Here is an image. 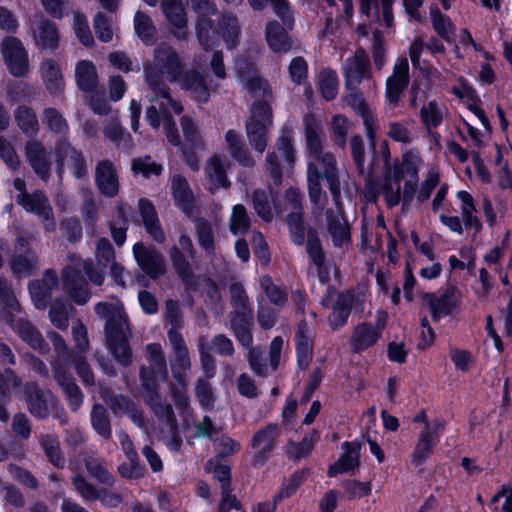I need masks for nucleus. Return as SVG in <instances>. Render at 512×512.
Instances as JSON below:
<instances>
[{"instance_id": "f03ea898", "label": "nucleus", "mask_w": 512, "mask_h": 512, "mask_svg": "<svg viewBox=\"0 0 512 512\" xmlns=\"http://www.w3.org/2000/svg\"><path fill=\"white\" fill-rule=\"evenodd\" d=\"M95 314L105 319V339L107 347L114 359L123 367L132 364L133 354L129 344L130 329L127 331L123 323L128 321L126 313L122 308L113 303L100 301L94 306Z\"/></svg>"}, {"instance_id": "412c9836", "label": "nucleus", "mask_w": 512, "mask_h": 512, "mask_svg": "<svg viewBox=\"0 0 512 512\" xmlns=\"http://www.w3.org/2000/svg\"><path fill=\"white\" fill-rule=\"evenodd\" d=\"M308 332V323L305 319H302L297 324L295 333L296 366L302 372L309 368L313 358L314 341L308 335Z\"/></svg>"}, {"instance_id": "37998d69", "label": "nucleus", "mask_w": 512, "mask_h": 512, "mask_svg": "<svg viewBox=\"0 0 512 512\" xmlns=\"http://www.w3.org/2000/svg\"><path fill=\"white\" fill-rule=\"evenodd\" d=\"M195 234L196 239L207 256H212L215 253V236L212 224L203 217H198L195 220Z\"/></svg>"}, {"instance_id": "a211bd4d", "label": "nucleus", "mask_w": 512, "mask_h": 512, "mask_svg": "<svg viewBox=\"0 0 512 512\" xmlns=\"http://www.w3.org/2000/svg\"><path fill=\"white\" fill-rule=\"evenodd\" d=\"M230 326L235 338L243 347L248 348L252 345L254 326L252 308L233 310L230 313Z\"/></svg>"}, {"instance_id": "393cba45", "label": "nucleus", "mask_w": 512, "mask_h": 512, "mask_svg": "<svg viewBox=\"0 0 512 512\" xmlns=\"http://www.w3.org/2000/svg\"><path fill=\"white\" fill-rule=\"evenodd\" d=\"M306 251L311 262L317 267V276L321 284H326L330 279L329 268L325 265V252L323 250L318 232L315 228L309 227L308 238L306 239Z\"/></svg>"}, {"instance_id": "f257e3e1", "label": "nucleus", "mask_w": 512, "mask_h": 512, "mask_svg": "<svg viewBox=\"0 0 512 512\" xmlns=\"http://www.w3.org/2000/svg\"><path fill=\"white\" fill-rule=\"evenodd\" d=\"M245 87L252 97H257L250 106V116L245 130L252 148L263 153L267 147L268 133L273 125V111L270 100L273 97L268 81L254 75L246 79Z\"/></svg>"}, {"instance_id": "3c124183", "label": "nucleus", "mask_w": 512, "mask_h": 512, "mask_svg": "<svg viewBox=\"0 0 512 512\" xmlns=\"http://www.w3.org/2000/svg\"><path fill=\"white\" fill-rule=\"evenodd\" d=\"M321 96L326 101H333L338 94V76L336 71L325 68L319 73L318 80Z\"/></svg>"}, {"instance_id": "423d86ee", "label": "nucleus", "mask_w": 512, "mask_h": 512, "mask_svg": "<svg viewBox=\"0 0 512 512\" xmlns=\"http://www.w3.org/2000/svg\"><path fill=\"white\" fill-rule=\"evenodd\" d=\"M280 434L281 429L277 423H268L253 434L249 445L254 450L253 464L255 467H262L266 464L277 447Z\"/></svg>"}, {"instance_id": "bb28decb", "label": "nucleus", "mask_w": 512, "mask_h": 512, "mask_svg": "<svg viewBox=\"0 0 512 512\" xmlns=\"http://www.w3.org/2000/svg\"><path fill=\"white\" fill-rule=\"evenodd\" d=\"M58 150L63 151L68 159V167L73 177L77 180L85 179L88 175L87 160L82 150L77 149L67 137H58Z\"/></svg>"}, {"instance_id": "7ed1b4c3", "label": "nucleus", "mask_w": 512, "mask_h": 512, "mask_svg": "<svg viewBox=\"0 0 512 512\" xmlns=\"http://www.w3.org/2000/svg\"><path fill=\"white\" fill-rule=\"evenodd\" d=\"M185 65L178 52L171 46L159 47L154 52V65H144V76L149 89L162 99H171L170 88L162 77L176 82L183 75Z\"/></svg>"}, {"instance_id": "f3484780", "label": "nucleus", "mask_w": 512, "mask_h": 512, "mask_svg": "<svg viewBox=\"0 0 512 512\" xmlns=\"http://www.w3.org/2000/svg\"><path fill=\"white\" fill-rule=\"evenodd\" d=\"M25 156L34 173L42 181H48L51 176L52 163L45 146L39 141H28L25 145Z\"/></svg>"}, {"instance_id": "7c9ffc66", "label": "nucleus", "mask_w": 512, "mask_h": 512, "mask_svg": "<svg viewBox=\"0 0 512 512\" xmlns=\"http://www.w3.org/2000/svg\"><path fill=\"white\" fill-rule=\"evenodd\" d=\"M170 260L175 273L181 279L187 291L196 290L197 283L189 261L179 247L173 245L169 250Z\"/></svg>"}, {"instance_id": "8fccbe9b", "label": "nucleus", "mask_w": 512, "mask_h": 512, "mask_svg": "<svg viewBox=\"0 0 512 512\" xmlns=\"http://www.w3.org/2000/svg\"><path fill=\"white\" fill-rule=\"evenodd\" d=\"M63 365L73 366L85 386L95 385L94 373L83 353L77 351Z\"/></svg>"}, {"instance_id": "1a4fd4ad", "label": "nucleus", "mask_w": 512, "mask_h": 512, "mask_svg": "<svg viewBox=\"0 0 512 512\" xmlns=\"http://www.w3.org/2000/svg\"><path fill=\"white\" fill-rule=\"evenodd\" d=\"M1 54L8 72L16 78L25 77L29 72V56L22 41L6 36L1 42Z\"/></svg>"}, {"instance_id": "c85d7f7f", "label": "nucleus", "mask_w": 512, "mask_h": 512, "mask_svg": "<svg viewBox=\"0 0 512 512\" xmlns=\"http://www.w3.org/2000/svg\"><path fill=\"white\" fill-rule=\"evenodd\" d=\"M371 77V67L368 58L365 55L355 54L349 59L344 69L345 88H357L360 83Z\"/></svg>"}, {"instance_id": "6e6d98bb", "label": "nucleus", "mask_w": 512, "mask_h": 512, "mask_svg": "<svg viewBox=\"0 0 512 512\" xmlns=\"http://www.w3.org/2000/svg\"><path fill=\"white\" fill-rule=\"evenodd\" d=\"M260 286L272 304L282 307L288 301V293L286 289L276 285L271 276H262L260 279Z\"/></svg>"}, {"instance_id": "79ce46f5", "label": "nucleus", "mask_w": 512, "mask_h": 512, "mask_svg": "<svg viewBox=\"0 0 512 512\" xmlns=\"http://www.w3.org/2000/svg\"><path fill=\"white\" fill-rule=\"evenodd\" d=\"M60 35L55 22L43 19L37 33V45L40 49L54 51L58 49Z\"/></svg>"}, {"instance_id": "ea45409f", "label": "nucleus", "mask_w": 512, "mask_h": 512, "mask_svg": "<svg viewBox=\"0 0 512 512\" xmlns=\"http://www.w3.org/2000/svg\"><path fill=\"white\" fill-rule=\"evenodd\" d=\"M158 374L152 367L142 365L139 369L142 395L146 404H153L159 400Z\"/></svg>"}, {"instance_id": "f8f14e48", "label": "nucleus", "mask_w": 512, "mask_h": 512, "mask_svg": "<svg viewBox=\"0 0 512 512\" xmlns=\"http://www.w3.org/2000/svg\"><path fill=\"white\" fill-rule=\"evenodd\" d=\"M461 296L459 288L454 284H448L439 296L427 293L426 298H428L432 320L438 322L442 318L451 315L459 306Z\"/></svg>"}, {"instance_id": "39448f33", "label": "nucleus", "mask_w": 512, "mask_h": 512, "mask_svg": "<svg viewBox=\"0 0 512 512\" xmlns=\"http://www.w3.org/2000/svg\"><path fill=\"white\" fill-rule=\"evenodd\" d=\"M39 258L25 236H17L14 241V254L9 258V266L16 278L34 276L38 272Z\"/></svg>"}, {"instance_id": "c9c22d12", "label": "nucleus", "mask_w": 512, "mask_h": 512, "mask_svg": "<svg viewBox=\"0 0 512 512\" xmlns=\"http://www.w3.org/2000/svg\"><path fill=\"white\" fill-rule=\"evenodd\" d=\"M0 306L6 324L13 323L15 314H20L23 311L11 285L4 278H0Z\"/></svg>"}, {"instance_id": "c03bdc74", "label": "nucleus", "mask_w": 512, "mask_h": 512, "mask_svg": "<svg viewBox=\"0 0 512 512\" xmlns=\"http://www.w3.org/2000/svg\"><path fill=\"white\" fill-rule=\"evenodd\" d=\"M248 3L257 11L263 10L265 5L270 3L275 14L282 20L283 25L288 29L293 28L294 17L291 13L288 0H248Z\"/></svg>"}, {"instance_id": "5701e85b", "label": "nucleus", "mask_w": 512, "mask_h": 512, "mask_svg": "<svg viewBox=\"0 0 512 512\" xmlns=\"http://www.w3.org/2000/svg\"><path fill=\"white\" fill-rule=\"evenodd\" d=\"M161 9L169 24L175 29L174 37L178 40H185L188 19L181 0H162Z\"/></svg>"}, {"instance_id": "69168bd1", "label": "nucleus", "mask_w": 512, "mask_h": 512, "mask_svg": "<svg viewBox=\"0 0 512 512\" xmlns=\"http://www.w3.org/2000/svg\"><path fill=\"white\" fill-rule=\"evenodd\" d=\"M41 445L49 462L54 467L63 469L65 467L66 461L59 447V442L51 436H46L42 439Z\"/></svg>"}, {"instance_id": "72a5a7b5", "label": "nucleus", "mask_w": 512, "mask_h": 512, "mask_svg": "<svg viewBox=\"0 0 512 512\" xmlns=\"http://www.w3.org/2000/svg\"><path fill=\"white\" fill-rule=\"evenodd\" d=\"M41 78L46 89L52 95H59L64 90L62 71L58 63L52 59H45L40 66Z\"/></svg>"}, {"instance_id": "e433bc0d", "label": "nucleus", "mask_w": 512, "mask_h": 512, "mask_svg": "<svg viewBox=\"0 0 512 512\" xmlns=\"http://www.w3.org/2000/svg\"><path fill=\"white\" fill-rule=\"evenodd\" d=\"M320 165L323 168V171H320L322 180L324 179L327 181L332 199L337 203L341 197V185L336 161L333 154L325 153L321 158Z\"/></svg>"}, {"instance_id": "4468645a", "label": "nucleus", "mask_w": 512, "mask_h": 512, "mask_svg": "<svg viewBox=\"0 0 512 512\" xmlns=\"http://www.w3.org/2000/svg\"><path fill=\"white\" fill-rule=\"evenodd\" d=\"M95 184L101 195L114 198L120 190L119 176L114 163L109 159L99 160L95 168Z\"/></svg>"}, {"instance_id": "9d476101", "label": "nucleus", "mask_w": 512, "mask_h": 512, "mask_svg": "<svg viewBox=\"0 0 512 512\" xmlns=\"http://www.w3.org/2000/svg\"><path fill=\"white\" fill-rule=\"evenodd\" d=\"M353 308L362 310L363 300L353 289L339 292L328 316V324L332 331H337L347 324Z\"/></svg>"}, {"instance_id": "58836bf2", "label": "nucleus", "mask_w": 512, "mask_h": 512, "mask_svg": "<svg viewBox=\"0 0 512 512\" xmlns=\"http://www.w3.org/2000/svg\"><path fill=\"white\" fill-rule=\"evenodd\" d=\"M14 120L26 137L34 138L38 134L39 121L33 108L27 105H18L14 110Z\"/></svg>"}, {"instance_id": "6ab92c4d", "label": "nucleus", "mask_w": 512, "mask_h": 512, "mask_svg": "<svg viewBox=\"0 0 512 512\" xmlns=\"http://www.w3.org/2000/svg\"><path fill=\"white\" fill-rule=\"evenodd\" d=\"M54 379L63 390L68 401L69 408L72 411L78 410L83 403L84 395L80 387L75 382L72 374L66 366L56 364L53 366Z\"/></svg>"}, {"instance_id": "c756f323", "label": "nucleus", "mask_w": 512, "mask_h": 512, "mask_svg": "<svg viewBox=\"0 0 512 512\" xmlns=\"http://www.w3.org/2000/svg\"><path fill=\"white\" fill-rule=\"evenodd\" d=\"M381 338L378 329L369 322H362L357 324L350 337V347L353 353L361 354L368 348L374 346Z\"/></svg>"}, {"instance_id": "473e14b6", "label": "nucleus", "mask_w": 512, "mask_h": 512, "mask_svg": "<svg viewBox=\"0 0 512 512\" xmlns=\"http://www.w3.org/2000/svg\"><path fill=\"white\" fill-rule=\"evenodd\" d=\"M225 141L227 144V148L230 156L239 163V165L251 168L254 166L255 162L251 157L245 143L243 142L242 135L233 130L229 129L225 133Z\"/></svg>"}, {"instance_id": "a878e982", "label": "nucleus", "mask_w": 512, "mask_h": 512, "mask_svg": "<svg viewBox=\"0 0 512 512\" xmlns=\"http://www.w3.org/2000/svg\"><path fill=\"white\" fill-rule=\"evenodd\" d=\"M33 350L42 354L49 350L48 343L41 332L27 319H14V322L7 324Z\"/></svg>"}, {"instance_id": "f704fd0d", "label": "nucleus", "mask_w": 512, "mask_h": 512, "mask_svg": "<svg viewBox=\"0 0 512 512\" xmlns=\"http://www.w3.org/2000/svg\"><path fill=\"white\" fill-rule=\"evenodd\" d=\"M319 439L320 432L317 429H313L311 432L306 433L301 441H289L286 449L287 457L293 462L308 458Z\"/></svg>"}, {"instance_id": "774afa93", "label": "nucleus", "mask_w": 512, "mask_h": 512, "mask_svg": "<svg viewBox=\"0 0 512 512\" xmlns=\"http://www.w3.org/2000/svg\"><path fill=\"white\" fill-rule=\"evenodd\" d=\"M331 129L334 143L344 148L347 142V134L349 129V121L345 115L337 114L332 117Z\"/></svg>"}, {"instance_id": "338daca9", "label": "nucleus", "mask_w": 512, "mask_h": 512, "mask_svg": "<svg viewBox=\"0 0 512 512\" xmlns=\"http://www.w3.org/2000/svg\"><path fill=\"white\" fill-rule=\"evenodd\" d=\"M146 352L149 367L165 377L167 375V363L161 345L159 343H149L146 345Z\"/></svg>"}, {"instance_id": "cd10ccee", "label": "nucleus", "mask_w": 512, "mask_h": 512, "mask_svg": "<svg viewBox=\"0 0 512 512\" xmlns=\"http://www.w3.org/2000/svg\"><path fill=\"white\" fill-rule=\"evenodd\" d=\"M306 148L309 154L319 163L323 154V141L320 122L313 114H306L303 118Z\"/></svg>"}, {"instance_id": "4c0bfd02", "label": "nucleus", "mask_w": 512, "mask_h": 512, "mask_svg": "<svg viewBox=\"0 0 512 512\" xmlns=\"http://www.w3.org/2000/svg\"><path fill=\"white\" fill-rule=\"evenodd\" d=\"M75 80L79 90L92 93L98 85V74L95 65L89 60H80L75 68Z\"/></svg>"}, {"instance_id": "6e6552de", "label": "nucleus", "mask_w": 512, "mask_h": 512, "mask_svg": "<svg viewBox=\"0 0 512 512\" xmlns=\"http://www.w3.org/2000/svg\"><path fill=\"white\" fill-rule=\"evenodd\" d=\"M16 203L26 212L37 215L47 232H53L56 229L53 209L43 190L35 189L31 193L18 194Z\"/></svg>"}, {"instance_id": "0eeeda50", "label": "nucleus", "mask_w": 512, "mask_h": 512, "mask_svg": "<svg viewBox=\"0 0 512 512\" xmlns=\"http://www.w3.org/2000/svg\"><path fill=\"white\" fill-rule=\"evenodd\" d=\"M445 426L444 420L436 418L432 421V425L427 424L420 431L411 454V464L415 468L422 467L432 455L440 441L441 432L445 429Z\"/></svg>"}, {"instance_id": "a19ab883", "label": "nucleus", "mask_w": 512, "mask_h": 512, "mask_svg": "<svg viewBox=\"0 0 512 512\" xmlns=\"http://www.w3.org/2000/svg\"><path fill=\"white\" fill-rule=\"evenodd\" d=\"M430 17L433 30L439 38L447 43H451L455 31V25L451 18L443 14L435 4L430 6Z\"/></svg>"}, {"instance_id": "603ef678", "label": "nucleus", "mask_w": 512, "mask_h": 512, "mask_svg": "<svg viewBox=\"0 0 512 512\" xmlns=\"http://www.w3.org/2000/svg\"><path fill=\"white\" fill-rule=\"evenodd\" d=\"M286 222L289 227L291 241L297 245L301 246L305 243V236L308 235V230H306L303 214L301 211H293L287 214Z\"/></svg>"}, {"instance_id": "5fc2aeb1", "label": "nucleus", "mask_w": 512, "mask_h": 512, "mask_svg": "<svg viewBox=\"0 0 512 512\" xmlns=\"http://www.w3.org/2000/svg\"><path fill=\"white\" fill-rule=\"evenodd\" d=\"M131 170L134 175H142L145 179H149L151 176H160L163 172V166L151 161L150 155H145L132 159Z\"/></svg>"}, {"instance_id": "864d4df0", "label": "nucleus", "mask_w": 512, "mask_h": 512, "mask_svg": "<svg viewBox=\"0 0 512 512\" xmlns=\"http://www.w3.org/2000/svg\"><path fill=\"white\" fill-rule=\"evenodd\" d=\"M91 424L94 430L104 439L112 435L110 418L107 410L101 404H95L91 411Z\"/></svg>"}, {"instance_id": "dca6fc26", "label": "nucleus", "mask_w": 512, "mask_h": 512, "mask_svg": "<svg viewBox=\"0 0 512 512\" xmlns=\"http://www.w3.org/2000/svg\"><path fill=\"white\" fill-rule=\"evenodd\" d=\"M341 447L344 452L327 469V476L329 478L349 473L360 466L361 444L358 441H344Z\"/></svg>"}, {"instance_id": "de8ad7c7", "label": "nucleus", "mask_w": 512, "mask_h": 512, "mask_svg": "<svg viewBox=\"0 0 512 512\" xmlns=\"http://www.w3.org/2000/svg\"><path fill=\"white\" fill-rule=\"evenodd\" d=\"M325 215L327 229L331 235L333 245L335 247H341L346 241L350 240V229L348 226L341 224L332 209H327Z\"/></svg>"}, {"instance_id": "680f3d73", "label": "nucleus", "mask_w": 512, "mask_h": 512, "mask_svg": "<svg viewBox=\"0 0 512 512\" xmlns=\"http://www.w3.org/2000/svg\"><path fill=\"white\" fill-rule=\"evenodd\" d=\"M321 180L322 176L318 166L309 162L307 166L308 195L310 201L314 204H317L322 196Z\"/></svg>"}, {"instance_id": "bf43d9fd", "label": "nucleus", "mask_w": 512, "mask_h": 512, "mask_svg": "<svg viewBox=\"0 0 512 512\" xmlns=\"http://www.w3.org/2000/svg\"><path fill=\"white\" fill-rule=\"evenodd\" d=\"M311 470L308 467L298 469L294 471L287 480V483L283 484L279 492V498H290L292 497L301 485L310 476Z\"/></svg>"}, {"instance_id": "aec40b11", "label": "nucleus", "mask_w": 512, "mask_h": 512, "mask_svg": "<svg viewBox=\"0 0 512 512\" xmlns=\"http://www.w3.org/2000/svg\"><path fill=\"white\" fill-rule=\"evenodd\" d=\"M171 195L175 206L186 216H191L196 211L194 193L183 175L175 174L172 176Z\"/></svg>"}, {"instance_id": "2eb2a0df", "label": "nucleus", "mask_w": 512, "mask_h": 512, "mask_svg": "<svg viewBox=\"0 0 512 512\" xmlns=\"http://www.w3.org/2000/svg\"><path fill=\"white\" fill-rule=\"evenodd\" d=\"M28 411L38 419H46L50 414L49 404L53 398L51 391L43 390L37 382H26L23 388Z\"/></svg>"}, {"instance_id": "20e7f679", "label": "nucleus", "mask_w": 512, "mask_h": 512, "mask_svg": "<svg viewBox=\"0 0 512 512\" xmlns=\"http://www.w3.org/2000/svg\"><path fill=\"white\" fill-rule=\"evenodd\" d=\"M196 35L199 44L205 51H210L223 40L228 48L239 44L240 27L238 19L231 12L222 13L215 26L210 18L196 21Z\"/></svg>"}, {"instance_id": "49530a36", "label": "nucleus", "mask_w": 512, "mask_h": 512, "mask_svg": "<svg viewBox=\"0 0 512 512\" xmlns=\"http://www.w3.org/2000/svg\"><path fill=\"white\" fill-rule=\"evenodd\" d=\"M42 121L47 129L59 137H67L69 125L65 117L54 107L43 110Z\"/></svg>"}, {"instance_id": "e2e57ef3", "label": "nucleus", "mask_w": 512, "mask_h": 512, "mask_svg": "<svg viewBox=\"0 0 512 512\" xmlns=\"http://www.w3.org/2000/svg\"><path fill=\"white\" fill-rule=\"evenodd\" d=\"M206 172L211 182L214 183L217 187L229 188L231 186V182L227 177L226 170L221 160L217 156H212L209 159Z\"/></svg>"}, {"instance_id": "4be33fe9", "label": "nucleus", "mask_w": 512, "mask_h": 512, "mask_svg": "<svg viewBox=\"0 0 512 512\" xmlns=\"http://www.w3.org/2000/svg\"><path fill=\"white\" fill-rule=\"evenodd\" d=\"M181 87L190 92L197 104H207L211 98L210 87L204 75L196 69H190L181 76Z\"/></svg>"}, {"instance_id": "0e129e2a", "label": "nucleus", "mask_w": 512, "mask_h": 512, "mask_svg": "<svg viewBox=\"0 0 512 512\" xmlns=\"http://www.w3.org/2000/svg\"><path fill=\"white\" fill-rule=\"evenodd\" d=\"M350 149L358 174L367 176V169L365 168V144L359 134H355L350 138Z\"/></svg>"}, {"instance_id": "13d9d810", "label": "nucleus", "mask_w": 512, "mask_h": 512, "mask_svg": "<svg viewBox=\"0 0 512 512\" xmlns=\"http://www.w3.org/2000/svg\"><path fill=\"white\" fill-rule=\"evenodd\" d=\"M251 226V220L243 204L233 206L230 218V232L233 235L246 234Z\"/></svg>"}, {"instance_id": "b1692460", "label": "nucleus", "mask_w": 512, "mask_h": 512, "mask_svg": "<svg viewBox=\"0 0 512 512\" xmlns=\"http://www.w3.org/2000/svg\"><path fill=\"white\" fill-rule=\"evenodd\" d=\"M138 209L148 235L158 244L164 243L166 235L153 202L148 198H140L138 200Z\"/></svg>"}, {"instance_id": "09e8293b", "label": "nucleus", "mask_w": 512, "mask_h": 512, "mask_svg": "<svg viewBox=\"0 0 512 512\" xmlns=\"http://www.w3.org/2000/svg\"><path fill=\"white\" fill-rule=\"evenodd\" d=\"M85 468L89 477L98 483L106 486H113L115 477L109 472L104 461L99 458H89L85 460Z\"/></svg>"}, {"instance_id": "4d7b16f0", "label": "nucleus", "mask_w": 512, "mask_h": 512, "mask_svg": "<svg viewBox=\"0 0 512 512\" xmlns=\"http://www.w3.org/2000/svg\"><path fill=\"white\" fill-rule=\"evenodd\" d=\"M420 120L422 125L430 131L439 127L443 122V113L435 100L429 101L420 108Z\"/></svg>"}, {"instance_id": "9b49d317", "label": "nucleus", "mask_w": 512, "mask_h": 512, "mask_svg": "<svg viewBox=\"0 0 512 512\" xmlns=\"http://www.w3.org/2000/svg\"><path fill=\"white\" fill-rule=\"evenodd\" d=\"M132 251L138 266L149 278L156 280L164 275L166 272L165 260L156 248L136 242Z\"/></svg>"}, {"instance_id": "2f4dec72", "label": "nucleus", "mask_w": 512, "mask_h": 512, "mask_svg": "<svg viewBox=\"0 0 512 512\" xmlns=\"http://www.w3.org/2000/svg\"><path fill=\"white\" fill-rule=\"evenodd\" d=\"M265 38L273 52H288L292 47L288 32L277 20H270L266 23Z\"/></svg>"}, {"instance_id": "a18cd8bd", "label": "nucleus", "mask_w": 512, "mask_h": 512, "mask_svg": "<svg viewBox=\"0 0 512 512\" xmlns=\"http://www.w3.org/2000/svg\"><path fill=\"white\" fill-rule=\"evenodd\" d=\"M134 30L145 45L150 46L156 42V27L152 19L146 13L142 11L135 13Z\"/></svg>"}, {"instance_id": "052dcab7", "label": "nucleus", "mask_w": 512, "mask_h": 512, "mask_svg": "<svg viewBox=\"0 0 512 512\" xmlns=\"http://www.w3.org/2000/svg\"><path fill=\"white\" fill-rule=\"evenodd\" d=\"M28 291L36 309H46L51 301L49 287L43 285L40 280H32L28 284Z\"/></svg>"}, {"instance_id": "ddd939ff", "label": "nucleus", "mask_w": 512, "mask_h": 512, "mask_svg": "<svg viewBox=\"0 0 512 512\" xmlns=\"http://www.w3.org/2000/svg\"><path fill=\"white\" fill-rule=\"evenodd\" d=\"M64 291L77 305H84L90 298V292L80 268L67 265L61 271Z\"/></svg>"}]
</instances>
